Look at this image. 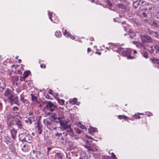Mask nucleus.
<instances>
[{
	"mask_svg": "<svg viewBox=\"0 0 159 159\" xmlns=\"http://www.w3.org/2000/svg\"><path fill=\"white\" fill-rule=\"evenodd\" d=\"M117 6L120 8L124 10L125 11L128 12L129 11V8L124 4L122 3H119L117 4Z\"/></svg>",
	"mask_w": 159,
	"mask_h": 159,
	"instance_id": "ddd939ff",
	"label": "nucleus"
},
{
	"mask_svg": "<svg viewBox=\"0 0 159 159\" xmlns=\"http://www.w3.org/2000/svg\"><path fill=\"white\" fill-rule=\"evenodd\" d=\"M84 146L87 149V152H94L97 151L98 148L96 145L94 144H90L87 143L86 145H84Z\"/></svg>",
	"mask_w": 159,
	"mask_h": 159,
	"instance_id": "f03ea898",
	"label": "nucleus"
},
{
	"mask_svg": "<svg viewBox=\"0 0 159 159\" xmlns=\"http://www.w3.org/2000/svg\"><path fill=\"white\" fill-rule=\"evenodd\" d=\"M58 117V119H59V120H60V121L61 122V121H65V118L64 116V115L62 113H60H60H59V116Z\"/></svg>",
	"mask_w": 159,
	"mask_h": 159,
	"instance_id": "bb28decb",
	"label": "nucleus"
},
{
	"mask_svg": "<svg viewBox=\"0 0 159 159\" xmlns=\"http://www.w3.org/2000/svg\"><path fill=\"white\" fill-rule=\"evenodd\" d=\"M144 21L146 23H148L151 25H153V24L157 25L156 23L154 22L153 21H152L149 19H145L144 20Z\"/></svg>",
	"mask_w": 159,
	"mask_h": 159,
	"instance_id": "412c9836",
	"label": "nucleus"
},
{
	"mask_svg": "<svg viewBox=\"0 0 159 159\" xmlns=\"http://www.w3.org/2000/svg\"><path fill=\"white\" fill-rule=\"evenodd\" d=\"M53 93V91L52 89H50L49 91V93L50 94H52Z\"/></svg>",
	"mask_w": 159,
	"mask_h": 159,
	"instance_id": "bf43d9fd",
	"label": "nucleus"
},
{
	"mask_svg": "<svg viewBox=\"0 0 159 159\" xmlns=\"http://www.w3.org/2000/svg\"><path fill=\"white\" fill-rule=\"evenodd\" d=\"M30 73V72L29 70L25 71L23 74L22 79L25 80L28 76Z\"/></svg>",
	"mask_w": 159,
	"mask_h": 159,
	"instance_id": "7c9ffc66",
	"label": "nucleus"
},
{
	"mask_svg": "<svg viewBox=\"0 0 159 159\" xmlns=\"http://www.w3.org/2000/svg\"><path fill=\"white\" fill-rule=\"evenodd\" d=\"M67 134L66 133H63L62 135L60 136L61 142L63 143H66L67 141Z\"/></svg>",
	"mask_w": 159,
	"mask_h": 159,
	"instance_id": "2eb2a0df",
	"label": "nucleus"
},
{
	"mask_svg": "<svg viewBox=\"0 0 159 159\" xmlns=\"http://www.w3.org/2000/svg\"><path fill=\"white\" fill-rule=\"evenodd\" d=\"M66 130V131L68 134L70 135L72 137L74 136V132H73V129L71 128L70 125V127H67Z\"/></svg>",
	"mask_w": 159,
	"mask_h": 159,
	"instance_id": "f3484780",
	"label": "nucleus"
},
{
	"mask_svg": "<svg viewBox=\"0 0 159 159\" xmlns=\"http://www.w3.org/2000/svg\"><path fill=\"white\" fill-rule=\"evenodd\" d=\"M130 38L132 39H134L136 37V34L135 32L133 31L130 30L128 34Z\"/></svg>",
	"mask_w": 159,
	"mask_h": 159,
	"instance_id": "b1692460",
	"label": "nucleus"
},
{
	"mask_svg": "<svg viewBox=\"0 0 159 159\" xmlns=\"http://www.w3.org/2000/svg\"><path fill=\"white\" fill-rule=\"evenodd\" d=\"M140 38L142 41V42L151 43L152 41L151 38L148 35H141L140 36Z\"/></svg>",
	"mask_w": 159,
	"mask_h": 159,
	"instance_id": "423d86ee",
	"label": "nucleus"
},
{
	"mask_svg": "<svg viewBox=\"0 0 159 159\" xmlns=\"http://www.w3.org/2000/svg\"><path fill=\"white\" fill-rule=\"evenodd\" d=\"M18 98V97L17 96L12 94L10 95L8 99L11 105H13V104H15L19 105V103Z\"/></svg>",
	"mask_w": 159,
	"mask_h": 159,
	"instance_id": "7ed1b4c3",
	"label": "nucleus"
},
{
	"mask_svg": "<svg viewBox=\"0 0 159 159\" xmlns=\"http://www.w3.org/2000/svg\"><path fill=\"white\" fill-rule=\"evenodd\" d=\"M5 88V80L3 78H0V91H3Z\"/></svg>",
	"mask_w": 159,
	"mask_h": 159,
	"instance_id": "9b49d317",
	"label": "nucleus"
},
{
	"mask_svg": "<svg viewBox=\"0 0 159 159\" xmlns=\"http://www.w3.org/2000/svg\"><path fill=\"white\" fill-rule=\"evenodd\" d=\"M16 125H17L19 129L23 128V123L21 121V119L20 117L16 118L15 120Z\"/></svg>",
	"mask_w": 159,
	"mask_h": 159,
	"instance_id": "6e6552de",
	"label": "nucleus"
},
{
	"mask_svg": "<svg viewBox=\"0 0 159 159\" xmlns=\"http://www.w3.org/2000/svg\"><path fill=\"white\" fill-rule=\"evenodd\" d=\"M2 103L0 102V111L2 110Z\"/></svg>",
	"mask_w": 159,
	"mask_h": 159,
	"instance_id": "864d4df0",
	"label": "nucleus"
},
{
	"mask_svg": "<svg viewBox=\"0 0 159 159\" xmlns=\"http://www.w3.org/2000/svg\"><path fill=\"white\" fill-rule=\"evenodd\" d=\"M111 157L108 156H107L105 157L104 159H116L117 158L114 154L112 152L111 153Z\"/></svg>",
	"mask_w": 159,
	"mask_h": 159,
	"instance_id": "c756f323",
	"label": "nucleus"
},
{
	"mask_svg": "<svg viewBox=\"0 0 159 159\" xmlns=\"http://www.w3.org/2000/svg\"><path fill=\"white\" fill-rule=\"evenodd\" d=\"M12 94L11 92V90L8 88H7V90L5 91L4 93V96H7L9 98V97L11 95H12Z\"/></svg>",
	"mask_w": 159,
	"mask_h": 159,
	"instance_id": "393cba45",
	"label": "nucleus"
},
{
	"mask_svg": "<svg viewBox=\"0 0 159 159\" xmlns=\"http://www.w3.org/2000/svg\"><path fill=\"white\" fill-rule=\"evenodd\" d=\"M150 60L152 62L156 65L155 66L159 69V59L155 57L151 58Z\"/></svg>",
	"mask_w": 159,
	"mask_h": 159,
	"instance_id": "9d476101",
	"label": "nucleus"
},
{
	"mask_svg": "<svg viewBox=\"0 0 159 159\" xmlns=\"http://www.w3.org/2000/svg\"><path fill=\"white\" fill-rule=\"evenodd\" d=\"M153 16L156 19L159 20V10H155L152 12Z\"/></svg>",
	"mask_w": 159,
	"mask_h": 159,
	"instance_id": "aec40b11",
	"label": "nucleus"
},
{
	"mask_svg": "<svg viewBox=\"0 0 159 159\" xmlns=\"http://www.w3.org/2000/svg\"><path fill=\"white\" fill-rule=\"evenodd\" d=\"M57 108V106L50 101H48L47 102L46 105L44 107V109H47L48 110L52 112Z\"/></svg>",
	"mask_w": 159,
	"mask_h": 159,
	"instance_id": "20e7f679",
	"label": "nucleus"
},
{
	"mask_svg": "<svg viewBox=\"0 0 159 159\" xmlns=\"http://www.w3.org/2000/svg\"><path fill=\"white\" fill-rule=\"evenodd\" d=\"M87 51H88V52H89L90 51L91 49L90 48H88L87 49Z\"/></svg>",
	"mask_w": 159,
	"mask_h": 159,
	"instance_id": "338daca9",
	"label": "nucleus"
},
{
	"mask_svg": "<svg viewBox=\"0 0 159 159\" xmlns=\"http://www.w3.org/2000/svg\"><path fill=\"white\" fill-rule=\"evenodd\" d=\"M43 68H46V66L45 65L43 64H42L40 65V66L41 68H43Z\"/></svg>",
	"mask_w": 159,
	"mask_h": 159,
	"instance_id": "6e6d98bb",
	"label": "nucleus"
},
{
	"mask_svg": "<svg viewBox=\"0 0 159 159\" xmlns=\"http://www.w3.org/2000/svg\"><path fill=\"white\" fill-rule=\"evenodd\" d=\"M53 122L57 123H59L60 124L61 123V122L60 121V120H59V119H57V120H55L53 121Z\"/></svg>",
	"mask_w": 159,
	"mask_h": 159,
	"instance_id": "603ef678",
	"label": "nucleus"
},
{
	"mask_svg": "<svg viewBox=\"0 0 159 159\" xmlns=\"http://www.w3.org/2000/svg\"><path fill=\"white\" fill-rule=\"evenodd\" d=\"M22 135H25V137L23 139V140H22V141H25L29 143H31L32 141V137L29 134L25 133H24L20 134V136Z\"/></svg>",
	"mask_w": 159,
	"mask_h": 159,
	"instance_id": "0eeeda50",
	"label": "nucleus"
},
{
	"mask_svg": "<svg viewBox=\"0 0 159 159\" xmlns=\"http://www.w3.org/2000/svg\"><path fill=\"white\" fill-rule=\"evenodd\" d=\"M156 34H155L153 36L159 39V34L157 32H156Z\"/></svg>",
	"mask_w": 159,
	"mask_h": 159,
	"instance_id": "3c124183",
	"label": "nucleus"
},
{
	"mask_svg": "<svg viewBox=\"0 0 159 159\" xmlns=\"http://www.w3.org/2000/svg\"><path fill=\"white\" fill-rule=\"evenodd\" d=\"M64 35L66 37H70V38L72 39H74L75 38V37L71 35L69 32H68L66 30H65V32L64 33Z\"/></svg>",
	"mask_w": 159,
	"mask_h": 159,
	"instance_id": "4be33fe9",
	"label": "nucleus"
},
{
	"mask_svg": "<svg viewBox=\"0 0 159 159\" xmlns=\"http://www.w3.org/2000/svg\"><path fill=\"white\" fill-rule=\"evenodd\" d=\"M15 116L11 114H8L7 117V120L8 121L9 120L15 118Z\"/></svg>",
	"mask_w": 159,
	"mask_h": 159,
	"instance_id": "72a5a7b5",
	"label": "nucleus"
},
{
	"mask_svg": "<svg viewBox=\"0 0 159 159\" xmlns=\"http://www.w3.org/2000/svg\"><path fill=\"white\" fill-rule=\"evenodd\" d=\"M52 122L53 121L52 120H51V121L47 120L46 121V126L49 130H52V129L53 125Z\"/></svg>",
	"mask_w": 159,
	"mask_h": 159,
	"instance_id": "a211bd4d",
	"label": "nucleus"
},
{
	"mask_svg": "<svg viewBox=\"0 0 159 159\" xmlns=\"http://www.w3.org/2000/svg\"><path fill=\"white\" fill-rule=\"evenodd\" d=\"M139 5L140 4L138 0H133V6L134 8L136 9L138 7Z\"/></svg>",
	"mask_w": 159,
	"mask_h": 159,
	"instance_id": "a878e982",
	"label": "nucleus"
},
{
	"mask_svg": "<svg viewBox=\"0 0 159 159\" xmlns=\"http://www.w3.org/2000/svg\"><path fill=\"white\" fill-rule=\"evenodd\" d=\"M142 55L145 58H148V53L146 52H143L142 53Z\"/></svg>",
	"mask_w": 159,
	"mask_h": 159,
	"instance_id": "c03bdc74",
	"label": "nucleus"
},
{
	"mask_svg": "<svg viewBox=\"0 0 159 159\" xmlns=\"http://www.w3.org/2000/svg\"><path fill=\"white\" fill-rule=\"evenodd\" d=\"M136 116V118L137 119H140V117L138 116Z\"/></svg>",
	"mask_w": 159,
	"mask_h": 159,
	"instance_id": "69168bd1",
	"label": "nucleus"
},
{
	"mask_svg": "<svg viewBox=\"0 0 159 159\" xmlns=\"http://www.w3.org/2000/svg\"><path fill=\"white\" fill-rule=\"evenodd\" d=\"M62 135V133L59 134L58 133H57L56 134H55V136H58V139H59L60 138L61 136Z\"/></svg>",
	"mask_w": 159,
	"mask_h": 159,
	"instance_id": "09e8293b",
	"label": "nucleus"
},
{
	"mask_svg": "<svg viewBox=\"0 0 159 159\" xmlns=\"http://www.w3.org/2000/svg\"><path fill=\"white\" fill-rule=\"evenodd\" d=\"M51 118H52L53 119V120H52L53 121L55 120H57V119H58V117L56 116V115H55V114L52 115L51 117Z\"/></svg>",
	"mask_w": 159,
	"mask_h": 159,
	"instance_id": "79ce46f5",
	"label": "nucleus"
},
{
	"mask_svg": "<svg viewBox=\"0 0 159 159\" xmlns=\"http://www.w3.org/2000/svg\"><path fill=\"white\" fill-rule=\"evenodd\" d=\"M19 137L20 138H22V140H23V139L24 138V137H25V135H22V136H20V134L19 135Z\"/></svg>",
	"mask_w": 159,
	"mask_h": 159,
	"instance_id": "680f3d73",
	"label": "nucleus"
},
{
	"mask_svg": "<svg viewBox=\"0 0 159 159\" xmlns=\"http://www.w3.org/2000/svg\"><path fill=\"white\" fill-rule=\"evenodd\" d=\"M75 132L78 134H80L81 133L82 131L80 129H77L75 130Z\"/></svg>",
	"mask_w": 159,
	"mask_h": 159,
	"instance_id": "de8ad7c7",
	"label": "nucleus"
},
{
	"mask_svg": "<svg viewBox=\"0 0 159 159\" xmlns=\"http://www.w3.org/2000/svg\"><path fill=\"white\" fill-rule=\"evenodd\" d=\"M36 124L37 132L39 134H40L42 133V129H41L42 127V125L39 121H38Z\"/></svg>",
	"mask_w": 159,
	"mask_h": 159,
	"instance_id": "1a4fd4ad",
	"label": "nucleus"
},
{
	"mask_svg": "<svg viewBox=\"0 0 159 159\" xmlns=\"http://www.w3.org/2000/svg\"><path fill=\"white\" fill-rule=\"evenodd\" d=\"M57 100L59 103L61 105H63L65 103V101L63 99H60L59 98L57 99Z\"/></svg>",
	"mask_w": 159,
	"mask_h": 159,
	"instance_id": "58836bf2",
	"label": "nucleus"
},
{
	"mask_svg": "<svg viewBox=\"0 0 159 159\" xmlns=\"http://www.w3.org/2000/svg\"><path fill=\"white\" fill-rule=\"evenodd\" d=\"M34 117L32 116L31 117H29L27 120H25V122L28 123L29 122L30 124H32V122L34 121Z\"/></svg>",
	"mask_w": 159,
	"mask_h": 159,
	"instance_id": "c85d7f7f",
	"label": "nucleus"
},
{
	"mask_svg": "<svg viewBox=\"0 0 159 159\" xmlns=\"http://www.w3.org/2000/svg\"><path fill=\"white\" fill-rule=\"evenodd\" d=\"M51 114V113L49 112H48V113H46V115H50V114Z\"/></svg>",
	"mask_w": 159,
	"mask_h": 159,
	"instance_id": "774afa93",
	"label": "nucleus"
},
{
	"mask_svg": "<svg viewBox=\"0 0 159 159\" xmlns=\"http://www.w3.org/2000/svg\"><path fill=\"white\" fill-rule=\"evenodd\" d=\"M90 130L93 131V132H97L98 131L97 128H94L93 127L90 126Z\"/></svg>",
	"mask_w": 159,
	"mask_h": 159,
	"instance_id": "a18cd8bd",
	"label": "nucleus"
},
{
	"mask_svg": "<svg viewBox=\"0 0 159 159\" xmlns=\"http://www.w3.org/2000/svg\"><path fill=\"white\" fill-rule=\"evenodd\" d=\"M118 50L125 56H126L128 59H133L134 57L130 55L131 52V50L130 48H119Z\"/></svg>",
	"mask_w": 159,
	"mask_h": 159,
	"instance_id": "f257e3e1",
	"label": "nucleus"
},
{
	"mask_svg": "<svg viewBox=\"0 0 159 159\" xmlns=\"http://www.w3.org/2000/svg\"><path fill=\"white\" fill-rule=\"evenodd\" d=\"M48 15L49 16V19L52 21V13H51L50 12H48Z\"/></svg>",
	"mask_w": 159,
	"mask_h": 159,
	"instance_id": "8fccbe9b",
	"label": "nucleus"
},
{
	"mask_svg": "<svg viewBox=\"0 0 159 159\" xmlns=\"http://www.w3.org/2000/svg\"><path fill=\"white\" fill-rule=\"evenodd\" d=\"M14 118L7 121V125L8 127H11L15 124Z\"/></svg>",
	"mask_w": 159,
	"mask_h": 159,
	"instance_id": "5701e85b",
	"label": "nucleus"
},
{
	"mask_svg": "<svg viewBox=\"0 0 159 159\" xmlns=\"http://www.w3.org/2000/svg\"><path fill=\"white\" fill-rule=\"evenodd\" d=\"M123 116H121V115H119L118 116V118L120 119H123Z\"/></svg>",
	"mask_w": 159,
	"mask_h": 159,
	"instance_id": "e2e57ef3",
	"label": "nucleus"
},
{
	"mask_svg": "<svg viewBox=\"0 0 159 159\" xmlns=\"http://www.w3.org/2000/svg\"><path fill=\"white\" fill-rule=\"evenodd\" d=\"M55 35L58 38L60 37L61 36V33L60 31H57L55 33Z\"/></svg>",
	"mask_w": 159,
	"mask_h": 159,
	"instance_id": "ea45409f",
	"label": "nucleus"
},
{
	"mask_svg": "<svg viewBox=\"0 0 159 159\" xmlns=\"http://www.w3.org/2000/svg\"><path fill=\"white\" fill-rule=\"evenodd\" d=\"M140 5L143 6L146 4V2L144 0H138Z\"/></svg>",
	"mask_w": 159,
	"mask_h": 159,
	"instance_id": "4c0bfd02",
	"label": "nucleus"
},
{
	"mask_svg": "<svg viewBox=\"0 0 159 159\" xmlns=\"http://www.w3.org/2000/svg\"><path fill=\"white\" fill-rule=\"evenodd\" d=\"M77 100V99L76 98H74L73 99L70 101V103H71L72 105H74L75 104H76V105H78L79 104V103H77L76 102Z\"/></svg>",
	"mask_w": 159,
	"mask_h": 159,
	"instance_id": "473e14b6",
	"label": "nucleus"
},
{
	"mask_svg": "<svg viewBox=\"0 0 159 159\" xmlns=\"http://www.w3.org/2000/svg\"><path fill=\"white\" fill-rule=\"evenodd\" d=\"M62 154L61 153H57L56 154L53 159H63Z\"/></svg>",
	"mask_w": 159,
	"mask_h": 159,
	"instance_id": "cd10ccee",
	"label": "nucleus"
},
{
	"mask_svg": "<svg viewBox=\"0 0 159 159\" xmlns=\"http://www.w3.org/2000/svg\"><path fill=\"white\" fill-rule=\"evenodd\" d=\"M20 101L23 102H25V101H26V99H24V96H23V94H21L20 96Z\"/></svg>",
	"mask_w": 159,
	"mask_h": 159,
	"instance_id": "49530a36",
	"label": "nucleus"
},
{
	"mask_svg": "<svg viewBox=\"0 0 159 159\" xmlns=\"http://www.w3.org/2000/svg\"><path fill=\"white\" fill-rule=\"evenodd\" d=\"M79 126L82 129H86V128L85 127V126L84 125H81V126H80V125H79Z\"/></svg>",
	"mask_w": 159,
	"mask_h": 159,
	"instance_id": "13d9d810",
	"label": "nucleus"
},
{
	"mask_svg": "<svg viewBox=\"0 0 159 159\" xmlns=\"http://www.w3.org/2000/svg\"><path fill=\"white\" fill-rule=\"evenodd\" d=\"M4 141L10 146H13L12 141L11 140L10 138L7 136H5L4 137Z\"/></svg>",
	"mask_w": 159,
	"mask_h": 159,
	"instance_id": "f8f14e48",
	"label": "nucleus"
},
{
	"mask_svg": "<svg viewBox=\"0 0 159 159\" xmlns=\"http://www.w3.org/2000/svg\"><path fill=\"white\" fill-rule=\"evenodd\" d=\"M154 48L155 50V53L157 54H159V46L155 45L154 47Z\"/></svg>",
	"mask_w": 159,
	"mask_h": 159,
	"instance_id": "e433bc0d",
	"label": "nucleus"
},
{
	"mask_svg": "<svg viewBox=\"0 0 159 159\" xmlns=\"http://www.w3.org/2000/svg\"><path fill=\"white\" fill-rule=\"evenodd\" d=\"M147 12L146 10L142 9L141 7H140L136 12V14L138 16L142 17H147Z\"/></svg>",
	"mask_w": 159,
	"mask_h": 159,
	"instance_id": "39448f33",
	"label": "nucleus"
},
{
	"mask_svg": "<svg viewBox=\"0 0 159 159\" xmlns=\"http://www.w3.org/2000/svg\"><path fill=\"white\" fill-rule=\"evenodd\" d=\"M10 132L12 138L13 139H16L17 131L15 129L13 128L10 130Z\"/></svg>",
	"mask_w": 159,
	"mask_h": 159,
	"instance_id": "6ab92c4d",
	"label": "nucleus"
},
{
	"mask_svg": "<svg viewBox=\"0 0 159 159\" xmlns=\"http://www.w3.org/2000/svg\"><path fill=\"white\" fill-rule=\"evenodd\" d=\"M33 115V113L32 112H30L29 113V115L30 116H32Z\"/></svg>",
	"mask_w": 159,
	"mask_h": 159,
	"instance_id": "0e129e2a",
	"label": "nucleus"
},
{
	"mask_svg": "<svg viewBox=\"0 0 159 159\" xmlns=\"http://www.w3.org/2000/svg\"><path fill=\"white\" fill-rule=\"evenodd\" d=\"M51 149V148H47V154L48 155L49 151Z\"/></svg>",
	"mask_w": 159,
	"mask_h": 159,
	"instance_id": "5fc2aeb1",
	"label": "nucleus"
},
{
	"mask_svg": "<svg viewBox=\"0 0 159 159\" xmlns=\"http://www.w3.org/2000/svg\"><path fill=\"white\" fill-rule=\"evenodd\" d=\"M46 98L47 99H50L51 98H50V96L48 94H46L45 95Z\"/></svg>",
	"mask_w": 159,
	"mask_h": 159,
	"instance_id": "4d7b16f0",
	"label": "nucleus"
},
{
	"mask_svg": "<svg viewBox=\"0 0 159 159\" xmlns=\"http://www.w3.org/2000/svg\"><path fill=\"white\" fill-rule=\"evenodd\" d=\"M61 128L62 129V130H66L67 128L68 127H70V125H67L66 123V121H64L61 122V123L60 124Z\"/></svg>",
	"mask_w": 159,
	"mask_h": 159,
	"instance_id": "dca6fc26",
	"label": "nucleus"
},
{
	"mask_svg": "<svg viewBox=\"0 0 159 159\" xmlns=\"http://www.w3.org/2000/svg\"><path fill=\"white\" fill-rule=\"evenodd\" d=\"M147 32L149 34L152 35L153 36L155 34H156V32L154 31L149 28L147 29Z\"/></svg>",
	"mask_w": 159,
	"mask_h": 159,
	"instance_id": "2f4dec72",
	"label": "nucleus"
},
{
	"mask_svg": "<svg viewBox=\"0 0 159 159\" xmlns=\"http://www.w3.org/2000/svg\"><path fill=\"white\" fill-rule=\"evenodd\" d=\"M123 119L125 120H127L128 119V117L126 116H123Z\"/></svg>",
	"mask_w": 159,
	"mask_h": 159,
	"instance_id": "052dcab7",
	"label": "nucleus"
},
{
	"mask_svg": "<svg viewBox=\"0 0 159 159\" xmlns=\"http://www.w3.org/2000/svg\"><path fill=\"white\" fill-rule=\"evenodd\" d=\"M150 43L148 42H143L141 43L140 44V47L141 48H143L144 49H148L150 45H149Z\"/></svg>",
	"mask_w": 159,
	"mask_h": 159,
	"instance_id": "4468645a",
	"label": "nucleus"
},
{
	"mask_svg": "<svg viewBox=\"0 0 159 159\" xmlns=\"http://www.w3.org/2000/svg\"><path fill=\"white\" fill-rule=\"evenodd\" d=\"M106 2L108 6H109V8L111 10H113L112 8V4L110 2L109 0H106Z\"/></svg>",
	"mask_w": 159,
	"mask_h": 159,
	"instance_id": "f704fd0d",
	"label": "nucleus"
},
{
	"mask_svg": "<svg viewBox=\"0 0 159 159\" xmlns=\"http://www.w3.org/2000/svg\"><path fill=\"white\" fill-rule=\"evenodd\" d=\"M13 111H14V113H18L17 111H19V108L16 107H13Z\"/></svg>",
	"mask_w": 159,
	"mask_h": 159,
	"instance_id": "37998d69",
	"label": "nucleus"
},
{
	"mask_svg": "<svg viewBox=\"0 0 159 159\" xmlns=\"http://www.w3.org/2000/svg\"><path fill=\"white\" fill-rule=\"evenodd\" d=\"M31 100L32 101L34 102L36 101L37 100V98L36 96H35L33 94H31Z\"/></svg>",
	"mask_w": 159,
	"mask_h": 159,
	"instance_id": "c9c22d12",
	"label": "nucleus"
},
{
	"mask_svg": "<svg viewBox=\"0 0 159 159\" xmlns=\"http://www.w3.org/2000/svg\"><path fill=\"white\" fill-rule=\"evenodd\" d=\"M147 49L151 53H153L154 51L152 45L150 46V47Z\"/></svg>",
	"mask_w": 159,
	"mask_h": 159,
	"instance_id": "a19ab883",
	"label": "nucleus"
}]
</instances>
